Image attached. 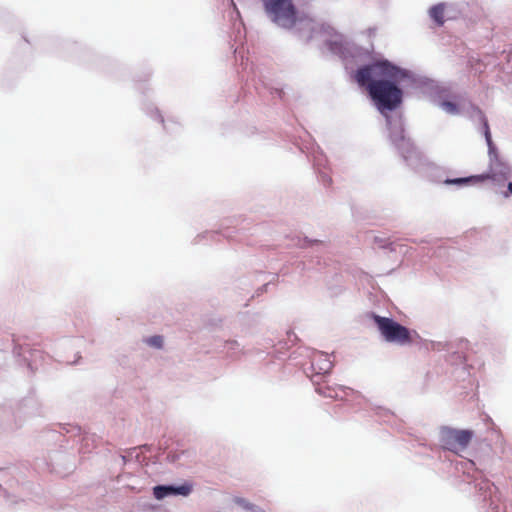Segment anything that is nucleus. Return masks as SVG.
<instances>
[{
	"label": "nucleus",
	"instance_id": "1",
	"mask_svg": "<svg viewBox=\"0 0 512 512\" xmlns=\"http://www.w3.org/2000/svg\"><path fill=\"white\" fill-rule=\"evenodd\" d=\"M400 70L388 61L360 67L354 74L359 86L364 87L377 108L392 111L402 103V90L393 82Z\"/></svg>",
	"mask_w": 512,
	"mask_h": 512
},
{
	"label": "nucleus",
	"instance_id": "2",
	"mask_svg": "<svg viewBox=\"0 0 512 512\" xmlns=\"http://www.w3.org/2000/svg\"><path fill=\"white\" fill-rule=\"evenodd\" d=\"M265 12L277 25L291 29L297 23L313 29L314 21L308 16L300 17L292 0H262Z\"/></svg>",
	"mask_w": 512,
	"mask_h": 512
},
{
	"label": "nucleus",
	"instance_id": "3",
	"mask_svg": "<svg viewBox=\"0 0 512 512\" xmlns=\"http://www.w3.org/2000/svg\"><path fill=\"white\" fill-rule=\"evenodd\" d=\"M373 319L381 335L387 342L397 343L400 345H405L412 342L411 333L405 326L395 322L391 318L382 317L379 315H374Z\"/></svg>",
	"mask_w": 512,
	"mask_h": 512
},
{
	"label": "nucleus",
	"instance_id": "4",
	"mask_svg": "<svg viewBox=\"0 0 512 512\" xmlns=\"http://www.w3.org/2000/svg\"><path fill=\"white\" fill-rule=\"evenodd\" d=\"M473 435L471 430H457L444 427L440 431V442L444 449L458 453L468 447Z\"/></svg>",
	"mask_w": 512,
	"mask_h": 512
},
{
	"label": "nucleus",
	"instance_id": "5",
	"mask_svg": "<svg viewBox=\"0 0 512 512\" xmlns=\"http://www.w3.org/2000/svg\"><path fill=\"white\" fill-rule=\"evenodd\" d=\"M192 491V485L185 483L180 486L158 485L153 488V495L156 499L162 500L170 495L188 496Z\"/></svg>",
	"mask_w": 512,
	"mask_h": 512
},
{
	"label": "nucleus",
	"instance_id": "6",
	"mask_svg": "<svg viewBox=\"0 0 512 512\" xmlns=\"http://www.w3.org/2000/svg\"><path fill=\"white\" fill-rule=\"evenodd\" d=\"M445 8L444 3H438L429 9V16L438 26L445 23Z\"/></svg>",
	"mask_w": 512,
	"mask_h": 512
},
{
	"label": "nucleus",
	"instance_id": "7",
	"mask_svg": "<svg viewBox=\"0 0 512 512\" xmlns=\"http://www.w3.org/2000/svg\"><path fill=\"white\" fill-rule=\"evenodd\" d=\"M489 178L488 175H481V176H472L467 178H455V179H447L445 181L446 184H464L472 181H482L484 179Z\"/></svg>",
	"mask_w": 512,
	"mask_h": 512
},
{
	"label": "nucleus",
	"instance_id": "8",
	"mask_svg": "<svg viewBox=\"0 0 512 512\" xmlns=\"http://www.w3.org/2000/svg\"><path fill=\"white\" fill-rule=\"evenodd\" d=\"M146 343L155 348H162L163 346V338L159 335L152 336L146 339Z\"/></svg>",
	"mask_w": 512,
	"mask_h": 512
},
{
	"label": "nucleus",
	"instance_id": "9",
	"mask_svg": "<svg viewBox=\"0 0 512 512\" xmlns=\"http://www.w3.org/2000/svg\"><path fill=\"white\" fill-rule=\"evenodd\" d=\"M480 114H481V120L483 122L485 138L487 140V143L491 144V133H490L488 121H487L486 117L482 113H480Z\"/></svg>",
	"mask_w": 512,
	"mask_h": 512
},
{
	"label": "nucleus",
	"instance_id": "10",
	"mask_svg": "<svg viewBox=\"0 0 512 512\" xmlns=\"http://www.w3.org/2000/svg\"><path fill=\"white\" fill-rule=\"evenodd\" d=\"M443 107L450 113H456L457 107L454 103L451 102H444Z\"/></svg>",
	"mask_w": 512,
	"mask_h": 512
},
{
	"label": "nucleus",
	"instance_id": "11",
	"mask_svg": "<svg viewBox=\"0 0 512 512\" xmlns=\"http://www.w3.org/2000/svg\"><path fill=\"white\" fill-rule=\"evenodd\" d=\"M236 502H237L238 504L243 505V506H244V507H246V508H250V507H251V505H249L248 503H246V501H245L244 499H237V501H236Z\"/></svg>",
	"mask_w": 512,
	"mask_h": 512
},
{
	"label": "nucleus",
	"instance_id": "12",
	"mask_svg": "<svg viewBox=\"0 0 512 512\" xmlns=\"http://www.w3.org/2000/svg\"><path fill=\"white\" fill-rule=\"evenodd\" d=\"M317 391L320 393V394H323L324 396H328V397H332V395L330 393H325L322 391L321 388H318Z\"/></svg>",
	"mask_w": 512,
	"mask_h": 512
},
{
	"label": "nucleus",
	"instance_id": "13",
	"mask_svg": "<svg viewBox=\"0 0 512 512\" xmlns=\"http://www.w3.org/2000/svg\"><path fill=\"white\" fill-rule=\"evenodd\" d=\"M507 188H508V191L512 194V182L508 183Z\"/></svg>",
	"mask_w": 512,
	"mask_h": 512
},
{
	"label": "nucleus",
	"instance_id": "14",
	"mask_svg": "<svg viewBox=\"0 0 512 512\" xmlns=\"http://www.w3.org/2000/svg\"><path fill=\"white\" fill-rule=\"evenodd\" d=\"M400 140H401L402 142H406V141H407V140H406V138H405V136H404L403 134H401V136H400Z\"/></svg>",
	"mask_w": 512,
	"mask_h": 512
},
{
	"label": "nucleus",
	"instance_id": "15",
	"mask_svg": "<svg viewBox=\"0 0 512 512\" xmlns=\"http://www.w3.org/2000/svg\"><path fill=\"white\" fill-rule=\"evenodd\" d=\"M330 368H331V363H330V362H328V363H327V367L325 368V371H328Z\"/></svg>",
	"mask_w": 512,
	"mask_h": 512
}]
</instances>
